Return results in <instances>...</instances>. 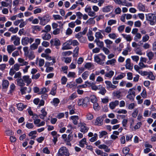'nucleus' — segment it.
I'll return each instance as SVG.
<instances>
[{"instance_id": "f704fd0d", "label": "nucleus", "mask_w": 156, "mask_h": 156, "mask_svg": "<svg viewBox=\"0 0 156 156\" xmlns=\"http://www.w3.org/2000/svg\"><path fill=\"white\" fill-rule=\"evenodd\" d=\"M122 35L125 39L127 41H132L133 38L131 36L129 35H127L125 34H122Z\"/></svg>"}, {"instance_id": "9d476101", "label": "nucleus", "mask_w": 156, "mask_h": 156, "mask_svg": "<svg viewBox=\"0 0 156 156\" xmlns=\"http://www.w3.org/2000/svg\"><path fill=\"white\" fill-rule=\"evenodd\" d=\"M103 118L102 116H99L97 118L94 123L95 125L101 126L103 124Z\"/></svg>"}, {"instance_id": "c85d7f7f", "label": "nucleus", "mask_w": 156, "mask_h": 156, "mask_svg": "<svg viewBox=\"0 0 156 156\" xmlns=\"http://www.w3.org/2000/svg\"><path fill=\"white\" fill-rule=\"evenodd\" d=\"M116 62V60L115 58H113L111 60H108L106 62L107 65H111L114 66Z\"/></svg>"}, {"instance_id": "0e129e2a", "label": "nucleus", "mask_w": 156, "mask_h": 156, "mask_svg": "<svg viewBox=\"0 0 156 156\" xmlns=\"http://www.w3.org/2000/svg\"><path fill=\"white\" fill-rule=\"evenodd\" d=\"M79 47H76L74 50V54L73 55V57H76L78 55V52L79 51Z\"/></svg>"}, {"instance_id": "cd10ccee", "label": "nucleus", "mask_w": 156, "mask_h": 156, "mask_svg": "<svg viewBox=\"0 0 156 156\" xmlns=\"http://www.w3.org/2000/svg\"><path fill=\"white\" fill-rule=\"evenodd\" d=\"M94 42H96L97 45L100 48H102L104 47V42L100 41L98 39H96L94 41Z\"/></svg>"}, {"instance_id": "338daca9", "label": "nucleus", "mask_w": 156, "mask_h": 156, "mask_svg": "<svg viewBox=\"0 0 156 156\" xmlns=\"http://www.w3.org/2000/svg\"><path fill=\"white\" fill-rule=\"evenodd\" d=\"M73 30L70 28H67L66 32V34L67 35H70L73 33Z\"/></svg>"}, {"instance_id": "20e7f679", "label": "nucleus", "mask_w": 156, "mask_h": 156, "mask_svg": "<svg viewBox=\"0 0 156 156\" xmlns=\"http://www.w3.org/2000/svg\"><path fill=\"white\" fill-rule=\"evenodd\" d=\"M89 102V98L88 97H86L83 99H79L78 101V105L79 106H82L83 107H86Z\"/></svg>"}, {"instance_id": "c03bdc74", "label": "nucleus", "mask_w": 156, "mask_h": 156, "mask_svg": "<svg viewBox=\"0 0 156 156\" xmlns=\"http://www.w3.org/2000/svg\"><path fill=\"white\" fill-rule=\"evenodd\" d=\"M126 75L125 73H121L120 74L118 75L116 77H114L113 80H119L122 79Z\"/></svg>"}, {"instance_id": "4be33fe9", "label": "nucleus", "mask_w": 156, "mask_h": 156, "mask_svg": "<svg viewBox=\"0 0 156 156\" xmlns=\"http://www.w3.org/2000/svg\"><path fill=\"white\" fill-rule=\"evenodd\" d=\"M16 49V48L13 45H9L7 46V51L9 54H11Z\"/></svg>"}, {"instance_id": "5fc2aeb1", "label": "nucleus", "mask_w": 156, "mask_h": 156, "mask_svg": "<svg viewBox=\"0 0 156 156\" xmlns=\"http://www.w3.org/2000/svg\"><path fill=\"white\" fill-rule=\"evenodd\" d=\"M20 23L19 25V27L20 28L24 27L27 24L26 22L24 21L23 20V19H20Z\"/></svg>"}, {"instance_id": "4d7b16f0", "label": "nucleus", "mask_w": 156, "mask_h": 156, "mask_svg": "<svg viewBox=\"0 0 156 156\" xmlns=\"http://www.w3.org/2000/svg\"><path fill=\"white\" fill-rule=\"evenodd\" d=\"M72 54V52L70 51H64L62 52V55L63 56H69Z\"/></svg>"}, {"instance_id": "c756f323", "label": "nucleus", "mask_w": 156, "mask_h": 156, "mask_svg": "<svg viewBox=\"0 0 156 156\" xmlns=\"http://www.w3.org/2000/svg\"><path fill=\"white\" fill-rule=\"evenodd\" d=\"M18 61L19 63H21L20 64L21 66H27L28 64V62L25 61L24 59L21 58L18 59Z\"/></svg>"}, {"instance_id": "7c9ffc66", "label": "nucleus", "mask_w": 156, "mask_h": 156, "mask_svg": "<svg viewBox=\"0 0 156 156\" xmlns=\"http://www.w3.org/2000/svg\"><path fill=\"white\" fill-rule=\"evenodd\" d=\"M136 88L135 87H133L132 88L130 89L128 91V94L131 95L133 96H135V92Z\"/></svg>"}, {"instance_id": "dca6fc26", "label": "nucleus", "mask_w": 156, "mask_h": 156, "mask_svg": "<svg viewBox=\"0 0 156 156\" xmlns=\"http://www.w3.org/2000/svg\"><path fill=\"white\" fill-rule=\"evenodd\" d=\"M112 30V28L110 26H109L106 27L105 30H99V31L101 32V33L103 34H104L105 33L108 34H110Z\"/></svg>"}, {"instance_id": "4c0bfd02", "label": "nucleus", "mask_w": 156, "mask_h": 156, "mask_svg": "<svg viewBox=\"0 0 156 156\" xmlns=\"http://www.w3.org/2000/svg\"><path fill=\"white\" fill-rule=\"evenodd\" d=\"M98 87H99V89H101L99 93L101 94L102 95H104L106 92V90L105 88L103 87L101 85L98 86Z\"/></svg>"}, {"instance_id": "3c124183", "label": "nucleus", "mask_w": 156, "mask_h": 156, "mask_svg": "<svg viewBox=\"0 0 156 156\" xmlns=\"http://www.w3.org/2000/svg\"><path fill=\"white\" fill-rule=\"evenodd\" d=\"M108 36L110 38L113 40L116 39L117 37L116 34L115 33H110L108 34Z\"/></svg>"}, {"instance_id": "f257e3e1", "label": "nucleus", "mask_w": 156, "mask_h": 156, "mask_svg": "<svg viewBox=\"0 0 156 156\" xmlns=\"http://www.w3.org/2000/svg\"><path fill=\"white\" fill-rule=\"evenodd\" d=\"M58 156H69L70 153L68 149L65 147H61L58 151Z\"/></svg>"}, {"instance_id": "bb28decb", "label": "nucleus", "mask_w": 156, "mask_h": 156, "mask_svg": "<svg viewBox=\"0 0 156 156\" xmlns=\"http://www.w3.org/2000/svg\"><path fill=\"white\" fill-rule=\"evenodd\" d=\"M113 95L117 98L119 99L122 96L121 92L119 90H117L113 92Z\"/></svg>"}, {"instance_id": "f3484780", "label": "nucleus", "mask_w": 156, "mask_h": 156, "mask_svg": "<svg viewBox=\"0 0 156 156\" xmlns=\"http://www.w3.org/2000/svg\"><path fill=\"white\" fill-rule=\"evenodd\" d=\"M98 147L100 149L104 150L106 152H109L110 151V149L108 148V146L105 144L100 145L98 146Z\"/></svg>"}, {"instance_id": "58836bf2", "label": "nucleus", "mask_w": 156, "mask_h": 156, "mask_svg": "<svg viewBox=\"0 0 156 156\" xmlns=\"http://www.w3.org/2000/svg\"><path fill=\"white\" fill-rule=\"evenodd\" d=\"M147 55L148 58L149 60H150L153 59L154 54L153 52L150 51L147 53Z\"/></svg>"}, {"instance_id": "39448f33", "label": "nucleus", "mask_w": 156, "mask_h": 156, "mask_svg": "<svg viewBox=\"0 0 156 156\" xmlns=\"http://www.w3.org/2000/svg\"><path fill=\"white\" fill-rule=\"evenodd\" d=\"M34 38L30 37H25L22 39L21 43L23 45L25 46L27 45L29 43L31 44L34 41Z\"/></svg>"}, {"instance_id": "774afa93", "label": "nucleus", "mask_w": 156, "mask_h": 156, "mask_svg": "<svg viewBox=\"0 0 156 156\" xmlns=\"http://www.w3.org/2000/svg\"><path fill=\"white\" fill-rule=\"evenodd\" d=\"M93 66V65L91 63H87L84 66L86 69H90Z\"/></svg>"}, {"instance_id": "bf43d9fd", "label": "nucleus", "mask_w": 156, "mask_h": 156, "mask_svg": "<svg viewBox=\"0 0 156 156\" xmlns=\"http://www.w3.org/2000/svg\"><path fill=\"white\" fill-rule=\"evenodd\" d=\"M67 76L68 77L75 78L76 77V74L74 72H70L68 73Z\"/></svg>"}, {"instance_id": "6ab92c4d", "label": "nucleus", "mask_w": 156, "mask_h": 156, "mask_svg": "<svg viewBox=\"0 0 156 156\" xmlns=\"http://www.w3.org/2000/svg\"><path fill=\"white\" fill-rule=\"evenodd\" d=\"M113 6L111 5L106 6L102 8V11L104 12H109L113 9Z\"/></svg>"}, {"instance_id": "2f4dec72", "label": "nucleus", "mask_w": 156, "mask_h": 156, "mask_svg": "<svg viewBox=\"0 0 156 156\" xmlns=\"http://www.w3.org/2000/svg\"><path fill=\"white\" fill-rule=\"evenodd\" d=\"M71 119L73 120L74 124L76 125L78 124V120L79 117L78 116H72L71 117Z\"/></svg>"}, {"instance_id": "13d9d810", "label": "nucleus", "mask_w": 156, "mask_h": 156, "mask_svg": "<svg viewBox=\"0 0 156 156\" xmlns=\"http://www.w3.org/2000/svg\"><path fill=\"white\" fill-rule=\"evenodd\" d=\"M95 21L94 20V18H90L87 21V23L89 24H93L95 23Z\"/></svg>"}, {"instance_id": "b1692460", "label": "nucleus", "mask_w": 156, "mask_h": 156, "mask_svg": "<svg viewBox=\"0 0 156 156\" xmlns=\"http://www.w3.org/2000/svg\"><path fill=\"white\" fill-rule=\"evenodd\" d=\"M24 81L27 84H30L31 82V79L28 76H25L23 77Z\"/></svg>"}, {"instance_id": "a19ab883", "label": "nucleus", "mask_w": 156, "mask_h": 156, "mask_svg": "<svg viewBox=\"0 0 156 156\" xmlns=\"http://www.w3.org/2000/svg\"><path fill=\"white\" fill-rule=\"evenodd\" d=\"M114 74V71L111 70L108 72L106 73H105V76L107 77L111 78L113 76Z\"/></svg>"}, {"instance_id": "9b49d317", "label": "nucleus", "mask_w": 156, "mask_h": 156, "mask_svg": "<svg viewBox=\"0 0 156 156\" xmlns=\"http://www.w3.org/2000/svg\"><path fill=\"white\" fill-rule=\"evenodd\" d=\"M11 40L12 41H13L14 44L16 46L19 45L20 44V39L16 36L12 37Z\"/></svg>"}, {"instance_id": "e2e57ef3", "label": "nucleus", "mask_w": 156, "mask_h": 156, "mask_svg": "<svg viewBox=\"0 0 156 156\" xmlns=\"http://www.w3.org/2000/svg\"><path fill=\"white\" fill-rule=\"evenodd\" d=\"M149 39V36L148 34H146L142 37V41L144 42L147 41Z\"/></svg>"}, {"instance_id": "aec40b11", "label": "nucleus", "mask_w": 156, "mask_h": 156, "mask_svg": "<svg viewBox=\"0 0 156 156\" xmlns=\"http://www.w3.org/2000/svg\"><path fill=\"white\" fill-rule=\"evenodd\" d=\"M119 101L118 100H115L114 101H112L109 104V107L112 109L115 108V107L118 105Z\"/></svg>"}, {"instance_id": "0eeeda50", "label": "nucleus", "mask_w": 156, "mask_h": 156, "mask_svg": "<svg viewBox=\"0 0 156 156\" xmlns=\"http://www.w3.org/2000/svg\"><path fill=\"white\" fill-rule=\"evenodd\" d=\"M41 56L45 58L46 59L49 61L52 60V62H51L52 64L55 63V58L54 57H51L48 54L43 53L41 55Z\"/></svg>"}, {"instance_id": "79ce46f5", "label": "nucleus", "mask_w": 156, "mask_h": 156, "mask_svg": "<svg viewBox=\"0 0 156 156\" xmlns=\"http://www.w3.org/2000/svg\"><path fill=\"white\" fill-rule=\"evenodd\" d=\"M26 56H27L28 58L31 60L35 58L34 52L32 51H30L28 53V54H27Z\"/></svg>"}, {"instance_id": "09e8293b", "label": "nucleus", "mask_w": 156, "mask_h": 156, "mask_svg": "<svg viewBox=\"0 0 156 156\" xmlns=\"http://www.w3.org/2000/svg\"><path fill=\"white\" fill-rule=\"evenodd\" d=\"M18 30V27L14 28L13 27H11L9 30V31L12 32L13 34H15L17 32Z\"/></svg>"}, {"instance_id": "a18cd8bd", "label": "nucleus", "mask_w": 156, "mask_h": 156, "mask_svg": "<svg viewBox=\"0 0 156 156\" xmlns=\"http://www.w3.org/2000/svg\"><path fill=\"white\" fill-rule=\"evenodd\" d=\"M57 86L55 85L52 88L51 91L50 92V94L52 95H55L56 92V89Z\"/></svg>"}, {"instance_id": "8fccbe9b", "label": "nucleus", "mask_w": 156, "mask_h": 156, "mask_svg": "<svg viewBox=\"0 0 156 156\" xmlns=\"http://www.w3.org/2000/svg\"><path fill=\"white\" fill-rule=\"evenodd\" d=\"M93 108L96 111H98L100 109V107L97 102L95 103L93 105Z\"/></svg>"}, {"instance_id": "37998d69", "label": "nucleus", "mask_w": 156, "mask_h": 156, "mask_svg": "<svg viewBox=\"0 0 156 156\" xmlns=\"http://www.w3.org/2000/svg\"><path fill=\"white\" fill-rule=\"evenodd\" d=\"M9 82L7 80H4L2 83V87L3 89L7 88L9 86Z\"/></svg>"}, {"instance_id": "f8f14e48", "label": "nucleus", "mask_w": 156, "mask_h": 156, "mask_svg": "<svg viewBox=\"0 0 156 156\" xmlns=\"http://www.w3.org/2000/svg\"><path fill=\"white\" fill-rule=\"evenodd\" d=\"M105 83L106 84V88L108 89H113L117 87V86L113 85L111 81H106Z\"/></svg>"}, {"instance_id": "4468645a", "label": "nucleus", "mask_w": 156, "mask_h": 156, "mask_svg": "<svg viewBox=\"0 0 156 156\" xmlns=\"http://www.w3.org/2000/svg\"><path fill=\"white\" fill-rule=\"evenodd\" d=\"M133 64L131 62L130 58H128L126 61V67L127 69H132L133 67Z\"/></svg>"}, {"instance_id": "e433bc0d", "label": "nucleus", "mask_w": 156, "mask_h": 156, "mask_svg": "<svg viewBox=\"0 0 156 156\" xmlns=\"http://www.w3.org/2000/svg\"><path fill=\"white\" fill-rule=\"evenodd\" d=\"M90 72L88 71H86L84 72L82 75V77L84 80H86L88 77L89 74Z\"/></svg>"}, {"instance_id": "7ed1b4c3", "label": "nucleus", "mask_w": 156, "mask_h": 156, "mask_svg": "<svg viewBox=\"0 0 156 156\" xmlns=\"http://www.w3.org/2000/svg\"><path fill=\"white\" fill-rule=\"evenodd\" d=\"M40 20V24L42 26L45 25L50 20V16L48 15H46L43 17L38 16Z\"/></svg>"}, {"instance_id": "72a5a7b5", "label": "nucleus", "mask_w": 156, "mask_h": 156, "mask_svg": "<svg viewBox=\"0 0 156 156\" xmlns=\"http://www.w3.org/2000/svg\"><path fill=\"white\" fill-rule=\"evenodd\" d=\"M101 33V32L99 31V32H97L95 33V36L96 38V39H102L104 37Z\"/></svg>"}, {"instance_id": "ea45409f", "label": "nucleus", "mask_w": 156, "mask_h": 156, "mask_svg": "<svg viewBox=\"0 0 156 156\" xmlns=\"http://www.w3.org/2000/svg\"><path fill=\"white\" fill-rule=\"evenodd\" d=\"M147 77L148 79L151 80H154L155 79V76L154 75L153 73L151 71H149Z\"/></svg>"}, {"instance_id": "a878e982", "label": "nucleus", "mask_w": 156, "mask_h": 156, "mask_svg": "<svg viewBox=\"0 0 156 156\" xmlns=\"http://www.w3.org/2000/svg\"><path fill=\"white\" fill-rule=\"evenodd\" d=\"M95 152L98 155L101 156H108V154L105 152H104L103 151L99 149H97L95 151Z\"/></svg>"}, {"instance_id": "69168bd1", "label": "nucleus", "mask_w": 156, "mask_h": 156, "mask_svg": "<svg viewBox=\"0 0 156 156\" xmlns=\"http://www.w3.org/2000/svg\"><path fill=\"white\" fill-rule=\"evenodd\" d=\"M59 102V100L58 98H55L53 100V104L54 105L57 106Z\"/></svg>"}, {"instance_id": "1a4fd4ad", "label": "nucleus", "mask_w": 156, "mask_h": 156, "mask_svg": "<svg viewBox=\"0 0 156 156\" xmlns=\"http://www.w3.org/2000/svg\"><path fill=\"white\" fill-rule=\"evenodd\" d=\"M89 129V128L85 123L83 122L80 123V131L81 132L85 133L88 131Z\"/></svg>"}, {"instance_id": "a211bd4d", "label": "nucleus", "mask_w": 156, "mask_h": 156, "mask_svg": "<svg viewBox=\"0 0 156 156\" xmlns=\"http://www.w3.org/2000/svg\"><path fill=\"white\" fill-rule=\"evenodd\" d=\"M94 60L96 62L101 65H103L104 62L102 61L99 55H96L94 57Z\"/></svg>"}, {"instance_id": "603ef678", "label": "nucleus", "mask_w": 156, "mask_h": 156, "mask_svg": "<svg viewBox=\"0 0 156 156\" xmlns=\"http://www.w3.org/2000/svg\"><path fill=\"white\" fill-rule=\"evenodd\" d=\"M116 22L117 21L116 20H110L108 21V24L109 26H111L113 24H116Z\"/></svg>"}, {"instance_id": "412c9836", "label": "nucleus", "mask_w": 156, "mask_h": 156, "mask_svg": "<svg viewBox=\"0 0 156 156\" xmlns=\"http://www.w3.org/2000/svg\"><path fill=\"white\" fill-rule=\"evenodd\" d=\"M137 8L140 11L145 12V6L141 3H139L137 6Z\"/></svg>"}, {"instance_id": "680f3d73", "label": "nucleus", "mask_w": 156, "mask_h": 156, "mask_svg": "<svg viewBox=\"0 0 156 156\" xmlns=\"http://www.w3.org/2000/svg\"><path fill=\"white\" fill-rule=\"evenodd\" d=\"M139 112V110L138 108H136L134 109L133 112L132 113V116L134 118H135L137 116Z\"/></svg>"}, {"instance_id": "ddd939ff", "label": "nucleus", "mask_w": 156, "mask_h": 156, "mask_svg": "<svg viewBox=\"0 0 156 156\" xmlns=\"http://www.w3.org/2000/svg\"><path fill=\"white\" fill-rule=\"evenodd\" d=\"M41 113L39 115L40 118L42 119H44L47 114V112L46 111L45 108H42L41 110Z\"/></svg>"}, {"instance_id": "052dcab7", "label": "nucleus", "mask_w": 156, "mask_h": 156, "mask_svg": "<svg viewBox=\"0 0 156 156\" xmlns=\"http://www.w3.org/2000/svg\"><path fill=\"white\" fill-rule=\"evenodd\" d=\"M129 148L127 147H125L122 149V152L124 155L129 153Z\"/></svg>"}, {"instance_id": "423d86ee", "label": "nucleus", "mask_w": 156, "mask_h": 156, "mask_svg": "<svg viewBox=\"0 0 156 156\" xmlns=\"http://www.w3.org/2000/svg\"><path fill=\"white\" fill-rule=\"evenodd\" d=\"M85 12L87 13L88 15L91 17H95L96 14L95 12L92 10L90 6H87L85 8Z\"/></svg>"}, {"instance_id": "6e6552de", "label": "nucleus", "mask_w": 156, "mask_h": 156, "mask_svg": "<svg viewBox=\"0 0 156 156\" xmlns=\"http://www.w3.org/2000/svg\"><path fill=\"white\" fill-rule=\"evenodd\" d=\"M72 44V42L71 39L67 41L64 44V45L62 48V50L70 49L72 48L71 46Z\"/></svg>"}, {"instance_id": "de8ad7c7", "label": "nucleus", "mask_w": 156, "mask_h": 156, "mask_svg": "<svg viewBox=\"0 0 156 156\" xmlns=\"http://www.w3.org/2000/svg\"><path fill=\"white\" fill-rule=\"evenodd\" d=\"M134 51L136 53L139 55H143L141 49L140 48H135Z\"/></svg>"}, {"instance_id": "f03ea898", "label": "nucleus", "mask_w": 156, "mask_h": 156, "mask_svg": "<svg viewBox=\"0 0 156 156\" xmlns=\"http://www.w3.org/2000/svg\"><path fill=\"white\" fill-rule=\"evenodd\" d=\"M146 20L149 22L150 24L153 25L156 23V16L152 13H149L146 15Z\"/></svg>"}, {"instance_id": "49530a36", "label": "nucleus", "mask_w": 156, "mask_h": 156, "mask_svg": "<svg viewBox=\"0 0 156 156\" xmlns=\"http://www.w3.org/2000/svg\"><path fill=\"white\" fill-rule=\"evenodd\" d=\"M44 30H42V32H48L50 31L51 30V27L50 25H47L44 28Z\"/></svg>"}, {"instance_id": "864d4df0", "label": "nucleus", "mask_w": 156, "mask_h": 156, "mask_svg": "<svg viewBox=\"0 0 156 156\" xmlns=\"http://www.w3.org/2000/svg\"><path fill=\"white\" fill-rule=\"evenodd\" d=\"M53 17L55 20H62L63 19L62 17L59 15H53Z\"/></svg>"}, {"instance_id": "393cba45", "label": "nucleus", "mask_w": 156, "mask_h": 156, "mask_svg": "<svg viewBox=\"0 0 156 156\" xmlns=\"http://www.w3.org/2000/svg\"><path fill=\"white\" fill-rule=\"evenodd\" d=\"M44 34L42 35V38L44 40H49L51 38V35L50 34L48 33V32H45Z\"/></svg>"}, {"instance_id": "c9c22d12", "label": "nucleus", "mask_w": 156, "mask_h": 156, "mask_svg": "<svg viewBox=\"0 0 156 156\" xmlns=\"http://www.w3.org/2000/svg\"><path fill=\"white\" fill-rule=\"evenodd\" d=\"M85 144H86V139L84 138L80 141L79 146L82 147H83Z\"/></svg>"}, {"instance_id": "5701e85b", "label": "nucleus", "mask_w": 156, "mask_h": 156, "mask_svg": "<svg viewBox=\"0 0 156 156\" xmlns=\"http://www.w3.org/2000/svg\"><path fill=\"white\" fill-rule=\"evenodd\" d=\"M16 81L17 82V84L18 85L22 87L25 85V84L24 82L23 79L20 78H17L16 80Z\"/></svg>"}, {"instance_id": "473e14b6", "label": "nucleus", "mask_w": 156, "mask_h": 156, "mask_svg": "<svg viewBox=\"0 0 156 156\" xmlns=\"http://www.w3.org/2000/svg\"><path fill=\"white\" fill-rule=\"evenodd\" d=\"M142 125V123L141 122H138L133 127V128H132V131H135L136 129H139Z\"/></svg>"}, {"instance_id": "6e6d98bb", "label": "nucleus", "mask_w": 156, "mask_h": 156, "mask_svg": "<svg viewBox=\"0 0 156 156\" xmlns=\"http://www.w3.org/2000/svg\"><path fill=\"white\" fill-rule=\"evenodd\" d=\"M17 107L19 110L22 111L24 108H25V107L24 106L23 104L20 103L17 105Z\"/></svg>"}, {"instance_id": "2eb2a0df", "label": "nucleus", "mask_w": 156, "mask_h": 156, "mask_svg": "<svg viewBox=\"0 0 156 156\" xmlns=\"http://www.w3.org/2000/svg\"><path fill=\"white\" fill-rule=\"evenodd\" d=\"M31 90V88L30 87L27 88L26 87H22L20 91L22 94H25L27 93H30Z\"/></svg>"}]
</instances>
